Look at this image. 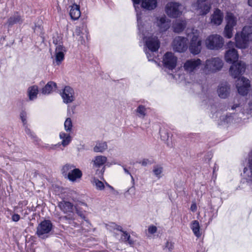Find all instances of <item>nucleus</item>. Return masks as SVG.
<instances>
[{
	"label": "nucleus",
	"instance_id": "b1692460",
	"mask_svg": "<svg viewBox=\"0 0 252 252\" xmlns=\"http://www.w3.org/2000/svg\"><path fill=\"white\" fill-rule=\"evenodd\" d=\"M243 172L247 182L252 185V157L248 159V167L244 168Z\"/></svg>",
	"mask_w": 252,
	"mask_h": 252
},
{
	"label": "nucleus",
	"instance_id": "f257e3e1",
	"mask_svg": "<svg viewBox=\"0 0 252 252\" xmlns=\"http://www.w3.org/2000/svg\"><path fill=\"white\" fill-rule=\"evenodd\" d=\"M138 27L140 33L141 37L145 42V45L149 49V51L146 50L145 52L149 61L153 60L154 52L157 51L159 47V43L158 38L153 37L152 33L147 30L148 26L147 24H141V17L137 13Z\"/></svg>",
	"mask_w": 252,
	"mask_h": 252
},
{
	"label": "nucleus",
	"instance_id": "4468645a",
	"mask_svg": "<svg viewBox=\"0 0 252 252\" xmlns=\"http://www.w3.org/2000/svg\"><path fill=\"white\" fill-rule=\"evenodd\" d=\"M236 85L238 93L243 95L247 94L251 86L249 80L244 77L239 78L236 81Z\"/></svg>",
	"mask_w": 252,
	"mask_h": 252
},
{
	"label": "nucleus",
	"instance_id": "bb28decb",
	"mask_svg": "<svg viewBox=\"0 0 252 252\" xmlns=\"http://www.w3.org/2000/svg\"><path fill=\"white\" fill-rule=\"evenodd\" d=\"M69 15L73 20H77L80 17L81 12L79 5L74 4L69 6Z\"/></svg>",
	"mask_w": 252,
	"mask_h": 252
},
{
	"label": "nucleus",
	"instance_id": "20e7f679",
	"mask_svg": "<svg viewBox=\"0 0 252 252\" xmlns=\"http://www.w3.org/2000/svg\"><path fill=\"white\" fill-rule=\"evenodd\" d=\"M223 66V62L219 57H212L207 59L204 63L203 71L209 74L220 71Z\"/></svg>",
	"mask_w": 252,
	"mask_h": 252
},
{
	"label": "nucleus",
	"instance_id": "4be33fe9",
	"mask_svg": "<svg viewBox=\"0 0 252 252\" xmlns=\"http://www.w3.org/2000/svg\"><path fill=\"white\" fill-rule=\"evenodd\" d=\"M73 36L78 40L82 44L85 43V38L88 39V33L86 31L85 33L83 32V29L81 27H77L76 28Z\"/></svg>",
	"mask_w": 252,
	"mask_h": 252
},
{
	"label": "nucleus",
	"instance_id": "79ce46f5",
	"mask_svg": "<svg viewBox=\"0 0 252 252\" xmlns=\"http://www.w3.org/2000/svg\"><path fill=\"white\" fill-rule=\"evenodd\" d=\"M25 130L26 133L29 135L32 138H35L36 135L30 130L28 127V125L25 126Z\"/></svg>",
	"mask_w": 252,
	"mask_h": 252
},
{
	"label": "nucleus",
	"instance_id": "6e6552de",
	"mask_svg": "<svg viewBox=\"0 0 252 252\" xmlns=\"http://www.w3.org/2000/svg\"><path fill=\"white\" fill-rule=\"evenodd\" d=\"M202 61L199 58L188 59L184 63V70L189 75L193 74L199 68Z\"/></svg>",
	"mask_w": 252,
	"mask_h": 252
},
{
	"label": "nucleus",
	"instance_id": "0eeeda50",
	"mask_svg": "<svg viewBox=\"0 0 252 252\" xmlns=\"http://www.w3.org/2000/svg\"><path fill=\"white\" fill-rule=\"evenodd\" d=\"M185 10V6L175 1H170L165 6V11L170 17L176 18L182 14Z\"/></svg>",
	"mask_w": 252,
	"mask_h": 252
},
{
	"label": "nucleus",
	"instance_id": "412c9836",
	"mask_svg": "<svg viewBox=\"0 0 252 252\" xmlns=\"http://www.w3.org/2000/svg\"><path fill=\"white\" fill-rule=\"evenodd\" d=\"M156 24L161 32L167 31L170 27V21L165 15L157 17Z\"/></svg>",
	"mask_w": 252,
	"mask_h": 252
},
{
	"label": "nucleus",
	"instance_id": "39448f33",
	"mask_svg": "<svg viewBox=\"0 0 252 252\" xmlns=\"http://www.w3.org/2000/svg\"><path fill=\"white\" fill-rule=\"evenodd\" d=\"M204 44L206 48L209 50H219L223 47L224 39L219 34H211L206 38Z\"/></svg>",
	"mask_w": 252,
	"mask_h": 252
},
{
	"label": "nucleus",
	"instance_id": "72a5a7b5",
	"mask_svg": "<svg viewBox=\"0 0 252 252\" xmlns=\"http://www.w3.org/2000/svg\"><path fill=\"white\" fill-rule=\"evenodd\" d=\"M107 147L106 142H99L94 147V151L96 153H102L107 149Z\"/></svg>",
	"mask_w": 252,
	"mask_h": 252
},
{
	"label": "nucleus",
	"instance_id": "09e8293b",
	"mask_svg": "<svg viewBox=\"0 0 252 252\" xmlns=\"http://www.w3.org/2000/svg\"><path fill=\"white\" fill-rule=\"evenodd\" d=\"M20 219V217L19 215L18 214H14L12 216V220L14 221H18Z\"/></svg>",
	"mask_w": 252,
	"mask_h": 252
},
{
	"label": "nucleus",
	"instance_id": "c756f323",
	"mask_svg": "<svg viewBox=\"0 0 252 252\" xmlns=\"http://www.w3.org/2000/svg\"><path fill=\"white\" fill-rule=\"evenodd\" d=\"M116 229L120 231L122 233V234L121 235V240L122 241L124 242H128V243L130 245H132L134 244V242L130 239V235L128 233H127L126 231H123L121 226H117Z\"/></svg>",
	"mask_w": 252,
	"mask_h": 252
},
{
	"label": "nucleus",
	"instance_id": "393cba45",
	"mask_svg": "<svg viewBox=\"0 0 252 252\" xmlns=\"http://www.w3.org/2000/svg\"><path fill=\"white\" fill-rule=\"evenodd\" d=\"M107 158L106 157L99 155L95 156L92 161L93 167L94 168H98L103 166L107 162Z\"/></svg>",
	"mask_w": 252,
	"mask_h": 252
},
{
	"label": "nucleus",
	"instance_id": "c9c22d12",
	"mask_svg": "<svg viewBox=\"0 0 252 252\" xmlns=\"http://www.w3.org/2000/svg\"><path fill=\"white\" fill-rule=\"evenodd\" d=\"M22 22V20L21 16L17 13L10 17L8 20V23L9 25H12L15 24L20 23Z\"/></svg>",
	"mask_w": 252,
	"mask_h": 252
},
{
	"label": "nucleus",
	"instance_id": "603ef678",
	"mask_svg": "<svg viewBox=\"0 0 252 252\" xmlns=\"http://www.w3.org/2000/svg\"><path fill=\"white\" fill-rule=\"evenodd\" d=\"M248 4L250 6L252 7V0H248Z\"/></svg>",
	"mask_w": 252,
	"mask_h": 252
},
{
	"label": "nucleus",
	"instance_id": "f704fd0d",
	"mask_svg": "<svg viewBox=\"0 0 252 252\" xmlns=\"http://www.w3.org/2000/svg\"><path fill=\"white\" fill-rule=\"evenodd\" d=\"M163 167L160 165H155L153 167L154 175L158 178L160 179L162 176Z\"/></svg>",
	"mask_w": 252,
	"mask_h": 252
},
{
	"label": "nucleus",
	"instance_id": "c85d7f7f",
	"mask_svg": "<svg viewBox=\"0 0 252 252\" xmlns=\"http://www.w3.org/2000/svg\"><path fill=\"white\" fill-rule=\"evenodd\" d=\"M225 20L226 22V25L234 28L237 24V18L234 14L231 12H227Z\"/></svg>",
	"mask_w": 252,
	"mask_h": 252
},
{
	"label": "nucleus",
	"instance_id": "9b49d317",
	"mask_svg": "<svg viewBox=\"0 0 252 252\" xmlns=\"http://www.w3.org/2000/svg\"><path fill=\"white\" fill-rule=\"evenodd\" d=\"M234 43L229 41L227 43L228 49L226 51L224 54V60L227 63H232L237 61L239 55L236 49L233 48Z\"/></svg>",
	"mask_w": 252,
	"mask_h": 252
},
{
	"label": "nucleus",
	"instance_id": "ddd939ff",
	"mask_svg": "<svg viewBox=\"0 0 252 252\" xmlns=\"http://www.w3.org/2000/svg\"><path fill=\"white\" fill-rule=\"evenodd\" d=\"M246 65L242 61H238L232 63L229 69V72L234 78L238 77L245 71Z\"/></svg>",
	"mask_w": 252,
	"mask_h": 252
},
{
	"label": "nucleus",
	"instance_id": "f03ea898",
	"mask_svg": "<svg viewBox=\"0 0 252 252\" xmlns=\"http://www.w3.org/2000/svg\"><path fill=\"white\" fill-rule=\"evenodd\" d=\"M236 46L245 49L252 42V26H245L241 33L237 32L235 36Z\"/></svg>",
	"mask_w": 252,
	"mask_h": 252
},
{
	"label": "nucleus",
	"instance_id": "e433bc0d",
	"mask_svg": "<svg viewBox=\"0 0 252 252\" xmlns=\"http://www.w3.org/2000/svg\"><path fill=\"white\" fill-rule=\"evenodd\" d=\"M91 182L93 185L98 190H101L104 189V185L103 183L95 177L92 179Z\"/></svg>",
	"mask_w": 252,
	"mask_h": 252
},
{
	"label": "nucleus",
	"instance_id": "7c9ffc66",
	"mask_svg": "<svg viewBox=\"0 0 252 252\" xmlns=\"http://www.w3.org/2000/svg\"><path fill=\"white\" fill-rule=\"evenodd\" d=\"M28 95L30 100H33L36 98L38 93V88L36 86H32L28 89Z\"/></svg>",
	"mask_w": 252,
	"mask_h": 252
},
{
	"label": "nucleus",
	"instance_id": "f3484780",
	"mask_svg": "<svg viewBox=\"0 0 252 252\" xmlns=\"http://www.w3.org/2000/svg\"><path fill=\"white\" fill-rule=\"evenodd\" d=\"M177 62V58L171 52L166 53L163 56V63L164 66L169 69L174 68Z\"/></svg>",
	"mask_w": 252,
	"mask_h": 252
},
{
	"label": "nucleus",
	"instance_id": "5701e85b",
	"mask_svg": "<svg viewBox=\"0 0 252 252\" xmlns=\"http://www.w3.org/2000/svg\"><path fill=\"white\" fill-rule=\"evenodd\" d=\"M218 96L221 98H227L230 93V87L227 83H222L218 86L217 89Z\"/></svg>",
	"mask_w": 252,
	"mask_h": 252
},
{
	"label": "nucleus",
	"instance_id": "6ab92c4d",
	"mask_svg": "<svg viewBox=\"0 0 252 252\" xmlns=\"http://www.w3.org/2000/svg\"><path fill=\"white\" fill-rule=\"evenodd\" d=\"M61 96L63 102L66 104L71 103L75 98L74 90L69 86L64 87L61 93Z\"/></svg>",
	"mask_w": 252,
	"mask_h": 252
},
{
	"label": "nucleus",
	"instance_id": "f8f14e48",
	"mask_svg": "<svg viewBox=\"0 0 252 252\" xmlns=\"http://www.w3.org/2000/svg\"><path fill=\"white\" fill-rule=\"evenodd\" d=\"M211 6L207 0H197L196 3L193 5V8L199 15H205L208 13Z\"/></svg>",
	"mask_w": 252,
	"mask_h": 252
},
{
	"label": "nucleus",
	"instance_id": "9d476101",
	"mask_svg": "<svg viewBox=\"0 0 252 252\" xmlns=\"http://www.w3.org/2000/svg\"><path fill=\"white\" fill-rule=\"evenodd\" d=\"M172 46L174 51L184 53L188 48V39L183 36H177L174 39Z\"/></svg>",
	"mask_w": 252,
	"mask_h": 252
},
{
	"label": "nucleus",
	"instance_id": "7ed1b4c3",
	"mask_svg": "<svg viewBox=\"0 0 252 252\" xmlns=\"http://www.w3.org/2000/svg\"><path fill=\"white\" fill-rule=\"evenodd\" d=\"M187 34L189 38L188 48L190 53L193 55L199 54L202 50V39L200 37V32L197 30L192 29Z\"/></svg>",
	"mask_w": 252,
	"mask_h": 252
},
{
	"label": "nucleus",
	"instance_id": "a878e982",
	"mask_svg": "<svg viewBox=\"0 0 252 252\" xmlns=\"http://www.w3.org/2000/svg\"><path fill=\"white\" fill-rule=\"evenodd\" d=\"M59 138L61 140V145L64 147L68 145L72 140L71 133L63 131L60 132Z\"/></svg>",
	"mask_w": 252,
	"mask_h": 252
},
{
	"label": "nucleus",
	"instance_id": "37998d69",
	"mask_svg": "<svg viewBox=\"0 0 252 252\" xmlns=\"http://www.w3.org/2000/svg\"><path fill=\"white\" fill-rule=\"evenodd\" d=\"M20 118L22 121L24 126L27 125V114L25 112L23 111L20 114Z\"/></svg>",
	"mask_w": 252,
	"mask_h": 252
},
{
	"label": "nucleus",
	"instance_id": "de8ad7c7",
	"mask_svg": "<svg viewBox=\"0 0 252 252\" xmlns=\"http://www.w3.org/2000/svg\"><path fill=\"white\" fill-rule=\"evenodd\" d=\"M140 163L142 166H146L147 164L150 163V161L148 159H143L140 162Z\"/></svg>",
	"mask_w": 252,
	"mask_h": 252
},
{
	"label": "nucleus",
	"instance_id": "423d86ee",
	"mask_svg": "<svg viewBox=\"0 0 252 252\" xmlns=\"http://www.w3.org/2000/svg\"><path fill=\"white\" fill-rule=\"evenodd\" d=\"M62 172L64 176H67L68 179L73 182L80 179L82 176V171L71 164H66L63 166Z\"/></svg>",
	"mask_w": 252,
	"mask_h": 252
},
{
	"label": "nucleus",
	"instance_id": "dca6fc26",
	"mask_svg": "<svg viewBox=\"0 0 252 252\" xmlns=\"http://www.w3.org/2000/svg\"><path fill=\"white\" fill-rule=\"evenodd\" d=\"M58 206L64 213L68 214V216L64 217L66 219H74V214L73 213L74 207L70 202L64 201H62L59 202Z\"/></svg>",
	"mask_w": 252,
	"mask_h": 252
},
{
	"label": "nucleus",
	"instance_id": "aec40b11",
	"mask_svg": "<svg viewBox=\"0 0 252 252\" xmlns=\"http://www.w3.org/2000/svg\"><path fill=\"white\" fill-rule=\"evenodd\" d=\"M223 19V13L220 9H216L210 17V23L212 25H220Z\"/></svg>",
	"mask_w": 252,
	"mask_h": 252
},
{
	"label": "nucleus",
	"instance_id": "a18cd8bd",
	"mask_svg": "<svg viewBox=\"0 0 252 252\" xmlns=\"http://www.w3.org/2000/svg\"><path fill=\"white\" fill-rule=\"evenodd\" d=\"M105 171V167H103L102 168L99 170L98 169H97L96 171V174H98L99 177H101L103 176V174Z\"/></svg>",
	"mask_w": 252,
	"mask_h": 252
},
{
	"label": "nucleus",
	"instance_id": "3c124183",
	"mask_svg": "<svg viewBox=\"0 0 252 252\" xmlns=\"http://www.w3.org/2000/svg\"><path fill=\"white\" fill-rule=\"evenodd\" d=\"M124 171H125V172L127 174H129L131 177V178L132 179V180H133V178L132 177V176L130 174V172L128 171V170L127 169H126V168H124Z\"/></svg>",
	"mask_w": 252,
	"mask_h": 252
},
{
	"label": "nucleus",
	"instance_id": "4c0bfd02",
	"mask_svg": "<svg viewBox=\"0 0 252 252\" xmlns=\"http://www.w3.org/2000/svg\"><path fill=\"white\" fill-rule=\"evenodd\" d=\"M73 127L72 120L70 118H67L64 123V128L65 132L71 133Z\"/></svg>",
	"mask_w": 252,
	"mask_h": 252
},
{
	"label": "nucleus",
	"instance_id": "2f4dec72",
	"mask_svg": "<svg viewBox=\"0 0 252 252\" xmlns=\"http://www.w3.org/2000/svg\"><path fill=\"white\" fill-rule=\"evenodd\" d=\"M56 89V84L53 82H48L42 89V93L44 94H49Z\"/></svg>",
	"mask_w": 252,
	"mask_h": 252
},
{
	"label": "nucleus",
	"instance_id": "473e14b6",
	"mask_svg": "<svg viewBox=\"0 0 252 252\" xmlns=\"http://www.w3.org/2000/svg\"><path fill=\"white\" fill-rule=\"evenodd\" d=\"M191 229L194 234L197 237H199L201 233L200 232V226L199 222L197 220H193L191 223Z\"/></svg>",
	"mask_w": 252,
	"mask_h": 252
},
{
	"label": "nucleus",
	"instance_id": "49530a36",
	"mask_svg": "<svg viewBox=\"0 0 252 252\" xmlns=\"http://www.w3.org/2000/svg\"><path fill=\"white\" fill-rule=\"evenodd\" d=\"M190 210L193 212H195L197 210V205L195 202H192Z\"/></svg>",
	"mask_w": 252,
	"mask_h": 252
},
{
	"label": "nucleus",
	"instance_id": "cd10ccee",
	"mask_svg": "<svg viewBox=\"0 0 252 252\" xmlns=\"http://www.w3.org/2000/svg\"><path fill=\"white\" fill-rule=\"evenodd\" d=\"M186 26L185 21L176 20L173 24L172 28L174 32L177 33H180L183 31Z\"/></svg>",
	"mask_w": 252,
	"mask_h": 252
},
{
	"label": "nucleus",
	"instance_id": "2eb2a0df",
	"mask_svg": "<svg viewBox=\"0 0 252 252\" xmlns=\"http://www.w3.org/2000/svg\"><path fill=\"white\" fill-rule=\"evenodd\" d=\"M53 42L56 44L55 51V62L57 65H59L64 60L66 49L62 42H60L58 43L56 42L55 40H54Z\"/></svg>",
	"mask_w": 252,
	"mask_h": 252
},
{
	"label": "nucleus",
	"instance_id": "1a4fd4ad",
	"mask_svg": "<svg viewBox=\"0 0 252 252\" xmlns=\"http://www.w3.org/2000/svg\"><path fill=\"white\" fill-rule=\"evenodd\" d=\"M53 228L51 222L48 220L41 221L36 228V234L41 239H46Z\"/></svg>",
	"mask_w": 252,
	"mask_h": 252
},
{
	"label": "nucleus",
	"instance_id": "c03bdc74",
	"mask_svg": "<svg viewBox=\"0 0 252 252\" xmlns=\"http://www.w3.org/2000/svg\"><path fill=\"white\" fill-rule=\"evenodd\" d=\"M157 228L156 226L152 225L148 228V232L150 234H154L157 232Z\"/></svg>",
	"mask_w": 252,
	"mask_h": 252
},
{
	"label": "nucleus",
	"instance_id": "58836bf2",
	"mask_svg": "<svg viewBox=\"0 0 252 252\" xmlns=\"http://www.w3.org/2000/svg\"><path fill=\"white\" fill-rule=\"evenodd\" d=\"M138 116L140 118H144L146 115V108L143 105H139L136 110Z\"/></svg>",
	"mask_w": 252,
	"mask_h": 252
},
{
	"label": "nucleus",
	"instance_id": "8fccbe9b",
	"mask_svg": "<svg viewBox=\"0 0 252 252\" xmlns=\"http://www.w3.org/2000/svg\"><path fill=\"white\" fill-rule=\"evenodd\" d=\"M34 32L37 33H39L41 32V27L39 26H35L34 28H33Z\"/></svg>",
	"mask_w": 252,
	"mask_h": 252
},
{
	"label": "nucleus",
	"instance_id": "a211bd4d",
	"mask_svg": "<svg viewBox=\"0 0 252 252\" xmlns=\"http://www.w3.org/2000/svg\"><path fill=\"white\" fill-rule=\"evenodd\" d=\"M132 1L137 12L138 10L136 5H138L140 2H141V6L143 8L149 10H153L157 6V0H132Z\"/></svg>",
	"mask_w": 252,
	"mask_h": 252
},
{
	"label": "nucleus",
	"instance_id": "ea45409f",
	"mask_svg": "<svg viewBox=\"0 0 252 252\" xmlns=\"http://www.w3.org/2000/svg\"><path fill=\"white\" fill-rule=\"evenodd\" d=\"M233 28L226 25L223 32L224 36L227 38H231L233 35Z\"/></svg>",
	"mask_w": 252,
	"mask_h": 252
},
{
	"label": "nucleus",
	"instance_id": "a19ab883",
	"mask_svg": "<svg viewBox=\"0 0 252 252\" xmlns=\"http://www.w3.org/2000/svg\"><path fill=\"white\" fill-rule=\"evenodd\" d=\"M174 243L170 241H167L164 246V249H167L169 252L172 251L174 249Z\"/></svg>",
	"mask_w": 252,
	"mask_h": 252
}]
</instances>
